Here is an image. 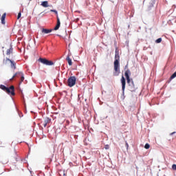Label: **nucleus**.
<instances>
[{"label":"nucleus","instance_id":"f257e3e1","mask_svg":"<svg viewBox=\"0 0 176 176\" xmlns=\"http://www.w3.org/2000/svg\"><path fill=\"white\" fill-rule=\"evenodd\" d=\"M120 56L119 55V51L116 50L115 60H114V72L113 76H119L120 74Z\"/></svg>","mask_w":176,"mask_h":176},{"label":"nucleus","instance_id":"f03ea898","mask_svg":"<svg viewBox=\"0 0 176 176\" xmlns=\"http://www.w3.org/2000/svg\"><path fill=\"white\" fill-rule=\"evenodd\" d=\"M131 75V72L130 71V69H127L124 73V76L126 77V82L129 86V90L131 91H134L135 90V85H134V81L133 80V78H130Z\"/></svg>","mask_w":176,"mask_h":176},{"label":"nucleus","instance_id":"7ed1b4c3","mask_svg":"<svg viewBox=\"0 0 176 176\" xmlns=\"http://www.w3.org/2000/svg\"><path fill=\"white\" fill-rule=\"evenodd\" d=\"M0 89L3 91H6L7 94H10V96H16L14 93V86L11 85L10 87H8L3 85H0Z\"/></svg>","mask_w":176,"mask_h":176},{"label":"nucleus","instance_id":"20e7f679","mask_svg":"<svg viewBox=\"0 0 176 176\" xmlns=\"http://www.w3.org/2000/svg\"><path fill=\"white\" fill-rule=\"evenodd\" d=\"M76 85V77L75 76H71L67 80V86L69 87H74Z\"/></svg>","mask_w":176,"mask_h":176},{"label":"nucleus","instance_id":"39448f33","mask_svg":"<svg viewBox=\"0 0 176 176\" xmlns=\"http://www.w3.org/2000/svg\"><path fill=\"white\" fill-rule=\"evenodd\" d=\"M38 61L45 65H54V63H53V61L49 60L46 58H40Z\"/></svg>","mask_w":176,"mask_h":176},{"label":"nucleus","instance_id":"423d86ee","mask_svg":"<svg viewBox=\"0 0 176 176\" xmlns=\"http://www.w3.org/2000/svg\"><path fill=\"white\" fill-rule=\"evenodd\" d=\"M11 63V68H13L14 69H16V62L15 61H13L8 58H6V59L3 60V64H8V63Z\"/></svg>","mask_w":176,"mask_h":176},{"label":"nucleus","instance_id":"0eeeda50","mask_svg":"<svg viewBox=\"0 0 176 176\" xmlns=\"http://www.w3.org/2000/svg\"><path fill=\"white\" fill-rule=\"evenodd\" d=\"M21 76V82L20 85H21V82H24V75L23 73L18 72L16 74H14L12 78L10 79V81L13 80L14 78H16V76Z\"/></svg>","mask_w":176,"mask_h":176},{"label":"nucleus","instance_id":"6e6552de","mask_svg":"<svg viewBox=\"0 0 176 176\" xmlns=\"http://www.w3.org/2000/svg\"><path fill=\"white\" fill-rule=\"evenodd\" d=\"M121 83L122 86V94H124V89H126V79L122 76L121 78Z\"/></svg>","mask_w":176,"mask_h":176},{"label":"nucleus","instance_id":"1a4fd4ad","mask_svg":"<svg viewBox=\"0 0 176 176\" xmlns=\"http://www.w3.org/2000/svg\"><path fill=\"white\" fill-rule=\"evenodd\" d=\"M50 122H52V119L46 117L45 119H44V121L43 122V126L44 127H46V126H47V124H50Z\"/></svg>","mask_w":176,"mask_h":176},{"label":"nucleus","instance_id":"9d476101","mask_svg":"<svg viewBox=\"0 0 176 176\" xmlns=\"http://www.w3.org/2000/svg\"><path fill=\"white\" fill-rule=\"evenodd\" d=\"M60 25H61V22H60V18H58V15H57V23L54 30L57 31V30L60 28Z\"/></svg>","mask_w":176,"mask_h":176},{"label":"nucleus","instance_id":"9b49d317","mask_svg":"<svg viewBox=\"0 0 176 176\" xmlns=\"http://www.w3.org/2000/svg\"><path fill=\"white\" fill-rule=\"evenodd\" d=\"M8 162L9 160H8V158L5 157H2L1 158H0V163H2V164H8Z\"/></svg>","mask_w":176,"mask_h":176},{"label":"nucleus","instance_id":"f8f14e48","mask_svg":"<svg viewBox=\"0 0 176 176\" xmlns=\"http://www.w3.org/2000/svg\"><path fill=\"white\" fill-rule=\"evenodd\" d=\"M52 31H53L52 29L43 28L42 30H41V32L43 34H50V32H52Z\"/></svg>","mask_w":176,"mask_h":176},{"label":"nucleus","instance_id":"ddd939ff","mask_svg":"<svg viewBox=\"0 0 176 176\" xmlns=\"http://www.w3.org/2000/svg\"><path fill=\"white\" fill-rule=\"evenodd\" d=\"M153 3H153V1H152L150 3V5L148 6V7H147V12H151V10H153Z\"/></svg>","mask_w":176,"mask_h":176},{"label":"nucleus","instance_id":"4468645a","mask_svg":"<svg viewBox=\"0 0 176 176\" xmlns=\"http://www.w3.org/2000/svg\"><path fill=\"white\" fill-rule=\"evenodd\" d=\"M41 6H43V8H49V2L47 1H43L41 3Z\"/></svg>","mask_w":176,"mask_h":176},{"label":"nucleus","instance_id":"2eb2a0df","mask_svg":"<svg viewBox=\"0 0 176 176\" xmlns=\"http://www.w3.org/2000/svg\"><path fill=\"white\" fill-rule=\"evenodd\" d=\"M66 60L67 61L69 65H72V59H71V58H69V55L67 56L66 58Z\"/></svg>","mask_w":176,"mask_h":176},{"label":"nucleus","instance_id":"dca6fc26","mask_svg":"<svg viewBox=\"0 0 176 176\" xmlns=\"http://www.w3.org/2000/svg\"><path fill=\"white\" fill-rule=\"evenodd\" d=\"M13 52V48L10 47L8 50H7V52H6V54L7 56H10V54H11V53H12Z\"/></svg>","mask_w":176,"mask_h":176},{"label":"nucleus","instance_id":"f3484780","mask_svg":"<svg viewBox=\"0 0 176 176\" xmlns=\"http://www.w3.org/2000/svg\"><path fill=\"white\" fill-rule=\"evenodd\" d=\"M5 19H6V13L3 14L1 16V23L5 24Z\"/></svg>","mask_w":176,"mask_h":176},{"label":"nucleus","instance_id":"a211bd4d","mask_svg":"<svg viewBox=\"0 0 176 176\" xmlns=\"http://www.w3.org/2000/svg\"><path fill=\"white\" fill-rule=\"evenodd\" d=\"M162 43V38H159L155 41V43Z\"/></svg>","mask_w":176,"mask_h":176},{"label":"nucleus","instance_id":"6ab92c4d","mask_svg":"<svg viewBox=\"0 0 176 176\" xmlns=\"http://www.w3.org/2000/svg\"><path fill=\"white\" fill-rule=\"evenodd\" d=\"M145 149H149V148H151V145H149V144H146L144 146Z\"/></svg>","mask_w":176,"mask_h":176},{"label":"nucleus","instance_id":"aec40b11","mask_svg":"<svg viewBox=\"0 0 176 176\" xmlns=\"http://www.w3.org/2000/svg\"><path fill=\"white\" fill-rule=\"evenodd\" d=\"M50 12H53L56 15L58 14V12H57V10H51Z\"/></svg>","mask_w":176,"mask_h":176},{"label":"nucleus","instance_id":"412c9836","mask_svg":"<svg viewBox=\"0 0 176 176\" xmlns=\"http://www.w3.org/2000/svg\"><path fill=\"white\" fill-rule=\"evenodd\" d=\"M172 168H173V170H175L176 171V164H173Z\"/></svg>","mask_w":176,"mask_h":176},{"label":"nucleus","instance_id":"4be33fe9","mask_svg":"<svg viewBox=\"0 0 176 176\" xmlns=\"http://www.w3.org/2000/svg\"><path fill=\"white\" fill-rule=\"evenodd\" d=\"M20 17H21V12H19L18 16H17V19L19 20V19H20Z\"/></svg>","mask_w":176,"mask_h":176},{"label":"nucleus","instance_id":"5701e85b","mask_svg":"<svg viewBox=\"0 0 176 176\" xmlns=\"http://www.w3.org/2000/svg\"><path fill=\"white\" fill-rule=\"evenodd\" d=\"M125 145H126V149H129V143H127V142H125Z\"/></svg>","mask_w":176,"mask_h":176},{"label":"nucleus","instance_id":"b1692460","mask_svg":"<svg viewBox=\"0 0 176 176\" xmlns=\"http://www.w3.org/2000/svg\"><path fill=\"white\" fill-rule=\"evenodd\" d=\"M104 148L105 149H109V145L107 144Z\"/></svg>","mask_w":176,"mask_h":176},{"label":"nucleus","instance_id":"393cba45","mask_svg":"<svg viewBox=\"0 0 176 176\" xmlns=\"http://www.w3.org/2000/svg\"><path fill=\"white\" fill-rule=\"evenodd\" d=\"M173 134H174V133H172L170 135H173Z\"/></svg>","mask_w":176,"mask_h":176}]
</instances>
